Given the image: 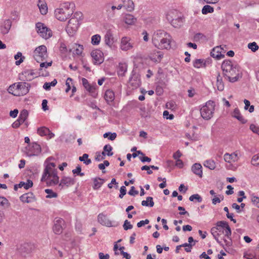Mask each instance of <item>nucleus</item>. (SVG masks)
<instances>
[{
    "label": "nucleus",
    "mask_w": 259,
    "mask_h": 259,
    "mask_svg": "<svg viewBox=\"0 0 259 259\" xmlns=\"http://www.w3.org/2000/svg\"><path fill=\"white\" fill-rule=\"evenodd\" d=\"M227 225H229L227 222L221 221L217 223L215 227H219V229L224 230V229L226 228Z\"/></svg>",
    "instance_id": "49530a36"
},
{
    "label": "nucleus",
    "mask_w": 259,
    "mask_h": 259,
    "mask_svg": "<svg viewBox=\"0 0 259 259\" xmlns=\"http://www.w3.org/2000/svg\"><path fill=\"white\" fill-rule=\"evenodd\" d=\"M248 48L250 49L252 52H254L258 49V46L255 42H253L248 44Z\"/></svg>",
    "instance_id": "603ef678"
},
{
    "label": "nucleus",
    "mask_w": 259,
    "mask_h": 259,
    "mask_svg": "<svg viewBox=\"0 0 259 259\" xmlns=\"http://www.w3.org/2000/svg\"><path fill=\"white\" fill-rule=\"evenodd\" d=\"M28 116V112L26 109H23L19 115V117L26 120Z\"/></svg>",
    "instance_id": "864d4df0"
},
{
    "label": "nucleus",
    "mask_w": 259,
    "mask_h": 259,
    "mask_svg": "<svg viewBox=\"0 0 259 259\" xmlns=\"http://www.w3.org/2000/svg\"><path fill=\"white\" fill-rule=\"evenodd\" d=\"M45 168L40 180V186L44 188L49 185V158H47L45 162Z\"/></svg>",
    "instance_id": "6e6552de"
},
{
    "label": "nucleus",
    "mask_w": 259,
    "mask_h": 259,
    "mask_svg": "<svg viewBox=\"0 0 259 259\" xmlns=\"http://www.w3.org/2000/svg\"><path fill=\"white\" fill-rule=\"evenodd\" d=\"M14 58L15 60H17L15 62V64L16 65H19L21 63H22L23 62L24 57H22L21 53L18 52L17 54L15 55Z\"/></svg>",
    "instance_id": "ea45409f"
},
{
    "label": "nucleus",
    "mask_w": 259,
    "mask_h": 259,
    "mask_svg": "<svg viewBox=\"0 0 259 259\" xmlns=\"http://www.w3.org/2000/svg\"><path fill=\"white\" fill-rule=\"evenodd\" d=\"M91 56L95 64L100 65L104 61L103 53L99 50H95L91 52Z\"/></svg>",
    "instance_id": "9d476101"
},
{
    "label": "nucleus",
    "mask_w": 259,
    "mask_h": 259,
    "mask_svg": "<svg viewBox=\"0 0 259 259\" xmlns=\"http://www.w3.org/2000/svg\"><path fill=\"white\" fill-rule=\"evenodd\" d=\"M37 6L41 14L45 15L47 14L48 12V7L47 4H43V2L39 0Z\"/></svg>",
    "instance_id": "c9c22d12"
},
{
    "label": "nucleus",
    "mask_w": 259,
    "mask_h": 259,
    "mask_svg": "<svg viewBox=\"0 0 259 259\" xmlns=\"http://www.w3.org/2000/svg\"><path fill=\"white\" fill-rule=\"evenodd\" d=\"M101 40V36L99 34H96L92 37V43L94 45H98Z\"/></svg>",
    "instance_id": "de8ad7c7"
},
{
    "label": "nucleus",
    "mask_w": 259,
    "mask_h": 259,
    "mask_svg": "<svg viewBox=\"0 0 259 259\" xmlns=\"http://www.w3.org/2000/svg\"><path fill=\"white\" fill-rule=\"evenodd\" d=\"M28 85L29 84L26 82L14 83L9 87L8 91L9 93H11L14 96H19V91L21 92L22 94H26L29 91Z\"/></svg>",
    "instance_id": "39448f33"
},
{
    "label": "nucleus",
    "mask_w": 259,
    "mask_h": 259,
    "mask_svg": "<svg viewBox=\"0 0 259 259\" xmlns=\"http://www.w3.org/2000/svg\"><path fill=\"white\" fill-rule=\"evenodd\" d=\"M165 36H169V34L163 30H158L155 32L153 36L152 42L154 46H159V42Z\"/></svg>",
    "instance_id": "1a4fd4ad"
},
{
    "label": "nucleus",
    "mask_w": 259,
    "mask_h": 259,
    "mask_svg": "<svg viewBox=\"0 0 259 259\" xmlns=\"http://www.w3.org/2000/svg\"><path fill=\"white\" fill-rule=\"evenodd\" d=\"M224 234L229 239H231L230 236L231 235V230L229 225H227L226 228L224 229Z\"/></svg>",
    "instance_id": "5fc2aeb1"
},
{
    "label": "nucleus",
    "mask_w": 259,
    "mask_h": 259,
    "mask_svg": "<svg viewBox=\"0 0 259 259\" xmlns=\"http://www.w3.org/2000/svg\"><path fill=\"white\" fill-rule=\"evenodd\" d=\"M163 54L161 51H153L150 53L149 57L154 62H160L163 57Z\"/></svg>",
    "instance_id": "f3484780"
},
{
    "label": "nucleus",
    "mask_w": 259,
    "mask_h": 259,
    "mask_svg": "<svg viewBox=\"0 0 259 259\" xmlns=\"http://www.w3.org/2000/svg\"><path fill=\"white\" fill-rule=\"evenodd\" d=\"M127 70V65L125 64L119 63L117 73L119 76H123Z\"/></svg>",
    "instance_id": "473e14b6"
},
{
    "label": "nucleus",
    "mask_w": 259,
    "mask_h": 259,
    "mask_svg": "<svg viewBox=\"0 0 259 259\" xmlns=\"http://www.w3.org/2000/svg\"><path fill=\"white\" fill-rule=\"evenodd\" d=\"M141 204L143 206L153 207L154 204V202L152 197L149 196L146 198V200H143L142 201Z\"/></svg>",
    "instance_id": "e433bc0d"
},
{
    "label": "nucleus",
    "mask_w": 259,
    "mask_h": 259,
    "mask_svg": "<svg viewBox=\"0 0 259 259\" xmlns=\"http://www.w3.org/2000/svg\"><path fill=\"white\" fill-rule=\"evenodd\" d=\"M33 186V182L31 180H28L27 181L26 183H25V184L24 185V188L25 189H28L29 188H31Z\"/></svg>",
    "instance_id": "338daca9"
},
{
    "label": "nucleus",
    "mask_w": 259,
    "mask_h": 259,
    "mask_svg": "<svg viewBox=\"0 0 259 259\" xmlns=\"http://www.w3.org/2000/svg\"><path fill=\"white\" fill-rule=\"evenodd\" d=\"M221 67L224 76L230 82H236L242 78V74L240 73L239 67L237 65L234 66L230 60L224 61Z\"/></svg>",
    "instance_id": "f257e3e1"
},
{
    "label": "nucleus",
    "mask_w": 259,
    "mask_h": 259,
    "mask_svg": "<svg viewBox=\"0 0 259 259\" xmlns=\"http://www.w3.org/2000/svg\"><path fill=\"white\" fill-rule=\"evenodd\" d=\"M175 14H178V12L176 11L170 12L167 15V19L170 22L173 27L175 28H180L183 25L184 18L182 16H178L174 18L173 16Z\"/></svg>",
    "instance_id": "423d86ee"
},
{
    "label": "nucleus",
    "mask_w": 259,
    "mask_h": 259,
    "mask_svg": "<svg viewBox=\"0 0 259 259\" xmlns=\"http://www.w3.org/2000/svg\"><path fill=\"white\" fill-rule=\"evenodd\" d=\"M53 231L56 234H60L63 231L64 221L62 219L56 218L54 220Z\"/></svg>",
    "instance_id": "f8f14e48"
},
{
    "label": "nucleus",
    "mask_w": 259,
    "mask_h": 259,
    "mask_svg": "<svg viewBox=\"0 0 259 259\" xmlns=\"http://www.w3.org/2000/svg\"><path fill=\"white\" fill-rule=\"evenodd\" d=\"M104 39L106 45L111 47L114 42V37L110 30H108L106 32L104 36Z\"/></svg>",
    "instance_id": "a878e982"
},
{
    "label": "nucleus",
    "mask_w": 259,
    "mask_h": 259,
    "mask_svg": "<svg viewBox=\"0 0 259 259\" xmlns=\"http://www.w3.org/2000/svg\"><path fill=\"white\" fill-rule=\"evenodd\" d=\"M12 26V22L10 20H6L4 22L3 26L2 28V32L3 34H7L8 33Z\"/></svg>",
    "instance_id": "7c9ffc66"
},
{
    "label": "nucleus",
    "mask_w": 259,
    "mask_h": 259,
    "mask_svg": "<svg viewBox=\"0 0 259 259\" xmlns=\"http://www.w3.org/2000/svg\"><path fill=\"white\" fill-rule=\"evenodd\" d=\"M123 228L124 230L126 231L129 229L133 228V225L131 224L130 222L128 220H126L123 225Z\"/></svg>",
    "instance_id": "4d7b16f0"
},
{
    "label": "nucleus",
    "mask_w": 259,
    "mask_h": 259,
    "mask_svg": "<svg viewBox=\"0 0 259 259\" xmlns=\"http://www.w3.org/2000/svg\"><path fill=\"white\" fill-rule=\"evenodd\" d=\"M128 194L131 196H135L138 194L139 192L137 190H135V188L134 186H132L131 188V190L128 192Z\"/></svg>",
    "instance_id": "e2e57ef3"
},
{
    "label": "nucleus",
    "mask_w": 259,
    "mask_h": 259,
    "mask_svg": "<svg viewBox=\"0 0 259 259\" xmlns=\"http://www.w3.org/2000/svg\"><path fill=\"white\" fill-rule=\"evenodd\" d=\"M98 221L100 224L107 227H111V222L103 213H100L98 216Z\"/></svg>",
    "instance_id": "a211bd4d"
},
{
    "label": "nucleus",
    "mask_w": 259,
    "mask_h": 259,
    "mask_svg": "<svg viewBox=\"0 0 259 259\" xmlns=\"http://www.w3.org/2000/svg\"><path fill=\"white\" fill-rule=\"evenodd\" d=\"M224 230L220 229L219 227H213L211 229V233L214 237L215 240L218 243L221 244V242L219 241L218 237L224 234Z\"/></svg>",
    "instance_id": "4be33fe9"
},
{
    "label": "nucleus",
    "mask_w": 259,
    "mask_h": 259,
    "mask_svg": "<svg viewBox=\"0 0 259 259\" xmlns=\"http://www.w3.org/2000/svg\"><path fill=\"white\" fill-rule=\"evenodd\" d=\"M93 181L94 183L93 188L94 190H97L99 189L105 182V180L104 179L99 177L94 178Z\"/></svg>",
    "instance_id": "c756f323"
},
{
    "label": "nucleus",
    "mask_w": 259,
    "mask_h": 259,
    "mask_svg": "<svg viewBox=\"0 0 259 259\" xmlns=\"http://www.w3.org/2000/svg\"><path fill=\"white\" fill-rule=\"evenodd\" d=\"M47 49L45 46L42 45L35 49L33 52V57L35 60L39 62L43 61L47 56Z\"/></svg>",
    "instance_id": "0eeeda50"
},
{
    "label": "nucleus",
    "mask_w": 259,
    "mask_h": 259,
    "mask_svg": "<svg viewBox=\"0 0 259 259\" xmlns=\"http://www.w3.org/2000/svg\"><path fill=\"white\" fill-rule=\"evenodd\" d=\"M21 201L25 203H31L35 200V197L33 193H27L23 194L20 197Z\"/></svg>",
    "instance_id": "412c9836"
},
{
    "label": "nucleus",
    "mask_w": 259,
    "mask_h": 259,
    "mask_svg": "<svg viewBox=\"0 0 259 259\" xmlns=\"http://www.w3.org/2000/svg\"><path fill=\"white\" fill-rule=\"evenodd\" d=\"M59 179V178L57 176V169L51 170V168H50V185L52 184H58Z\"/></svg>",
    "instance_id": "6ab92c4d"
},
{
    "label": "nucleus",
    "mask_w": 259,
    "mask_h": 259,
    "mask_svg": "<svg viewBox=\"0 0 259 259\" xmlns=\"http://www.w3.org/2000/svg\"><path fill=\"white\" fill-rule=\"evenodd\" d=\"M105 100L108 104L114 101L115 98L114 93L110 90H107L104 95Z\"/></svg>",
    "instance_id": "cd10ccee"
},
{
    "label": "nucleus",
    "mask_w": 259,
    "mask_h": 259,
    "mask_svg": "<svg viewBox=\"0 0 259 259\" xmlns=\"http://www.w3.org/2000/svg\"><path fill=\"white\" fill-rule=\"evenodd\" d=\"M251 201L256 207L259 208V197H258L253 196L251 198Z\"/></svg>",
    "instance_id": "69168bd1"
},
{
    "label": "nucleus",
    "mask_w": 259,
    "mask_h": 259,
    "mask_svg": "<svg viewBox=\"0 0 259 259\" xmlns=\"http://www.w3.org/2000/svg\"><path fill=\"white\" fill-rule=\"evenodd\" d=\"M75 183V180L74 178L64 176L62 178L60 183L59 184L58 188L61 190L64 187H69V186L73 185Z\"/></svg>",
    "instance_id": "9b49d317"
},
{
    "label": "nucleus",
    "mask_w": 259,
    "mask_h": 259,
    "mask_svg": "<svg viewBox=\"0 0 259 259\" xmlns=\"http://www.w3.org/2000/svg\"><path fill=\"white\" fill-rule=\"evenodd\" d=\"M224 160L228 163L235 162L238 160V154L236 152L232 154L226 153L224 156Z\"/></svg>",
    "instance_id": "b1692460"
},
{
    "label": "nucleus",
    "mask_w": 259,
    "mask_h": 259,
    "mask_svg": "<svg viewBox=\"0 0 259 259\" xmlns=\"http://www.w3.org/2000/svg\"><path fill=\"white\" fill-rule=\"evenodd\" d=\"M36 28L37 29V32L40 34V36L46 39H48L47 33L48 28L44 26L43 23L40 22L37 23L36 24Z\"/></svg>",
    "instance_id": "2eb2a0df"
},
{
    "label": "nucleus",
    "mask_w": 259,
    "mask_h": 259,
    "mask_svg": "<svg viewBox=\"0 0 259 259\" xmlns=\"http://www.w3.org/2000/svg\"><path fill=\"white\" fill-rule=\"evenodd\" d=\"M73 48L74 49V50L73 51V53L77 55H81L83 50L82 45L76 44H74V47Z\"/></svg>",
    "instance_id": "58836bf2"
},
{
    "label": "nucleus",
    "mask_w": 259,
    "mask_h": 259,
    "mask_svg": "<svg viewBox=\"0 0 259 259\" xmlns=\"http://www.w3.org/2000/svg\"><path fill=\"white\" fill-rule=\"evenodd\" d=\"M210 55L218 60L224 58L225 56L222 54V46L214 48L210 52Z\"/></svg>",
    "instance_id": "dca6fc26"
},
{
    "label": "nucleus",
    "mask_w": 259,
    "mask_h": 259,
    "mask_svg": "<svg viewBox=\"0 0 259 259\" xmlns=\"http://www.w3.org/2000/svg\"><path fill=\"white\" fill-rule=\"evenodd\" d=\"M130 38L127 37H123L121 40L120 48L123 51H127L133 48V44L130 42Z\"/></svg>",
    "instance_id": "4468645a"
},
{
    "label": "nucleus",
    "mask_w": 259,
    "mask_h": 259,
    "mask_svg": "<svg viewBox=\"0 0 259 259\" xmlns=\"http://www.w3.org/2000/svg\"><path fill=\"white\" fill-rule=\"evenodd\" d=\"M214 107L215 103L213 101H207L200 110L201 117L205 120L210 119L213 116Z\"/></svg>",
    "instance_id": "20e7f679"
},
{
    "label": "nucleus",
    "mask_w": 259,
    "mask_h": 259,
    "mask_svg": "<svg viewBox=\"0 0 259 259\" xmlns=\"http://www.w3.org/2000/svg\"><path fill=\"white\" fill-rule=\"evenodd\" d=\"M191 170L194 174L199 176L200 178L202 177V166L200 163H196L194 164L191 167Z\"/></svg>",
    "instance_id": "393cba45"
},
{
    "label": "nucleus",
    "mask_w": 259,
    "mask_h": 259,
    "mask_svg": "<svg viewBox=\"0 0 259 259\" xmlns=\"http://www.w3.org/2000/svg\"><path fill=\"white\" fill-rule=\"evenodd\" d=\"M193 66L197 68H199L201 67H205L206 62L203 59H196L193 63Z\"/></svg>",
    "instance_id": "4c0bfd02"
},
{
    "label": "nucleus",
    "mask_w": 259,
    "mask_h": 259,
    "mask_svg": "<svg viewBox=\"0 0 259 259\" xmlns=\"http://www.w3.org/2000/svg\"><path fill=\"white\" fill-rule=\"evenodd\" d=\"M204 165L211 170L214 169L216 167L215 162L212 160L205 161L204 163Z\"/></svg>",
    "instance_id": "a19ab883"
},
{
    "label": "nucleus",
    "mask_w": 259,
    "mask_h": 259,
    "mask_svg": "<svg viewBox=\"0 0 259 259\" xmlns=\"http://www.w3.org/2000/svg\"><path fill=\"white\" fill-rule=\"evenodd\" d=\"M213 11V8L212 7L205 5L202 8V13L203 14H207V13H212Z\"/></svg>",
    "instance_id": "c03bdc74"
},
{
    "label": "nucleus",
    "mask_w": 259,
    "mask_h": 259,
    "mask_svg": "<svg viewBox=\"0 0 259 259\" xmlns=\"http://www.w3.org/2000/svg\"><path fill=\"white\" fill-rule=\"evenodd\" d=\"M124 20L126 24L132 25L135 23L137 19L133 15L128 14L125 15Z\"/></svg>",
    "instance_id": "2f4dec72"
},
{
    "label": "nucleus",
    "mask_w": 259,
    "mask_h": 259,
    "mask_svg": "<svg viewBox=\"0 0 259 259\" xmlns=\"http://www.w3.org/2000/svg\"><path fill=\"white\" fill-rule=\"evenodd\" d=\"M41 151V148L39 145L36 143H33L28 146L27 154L29 156L36 155Z\"/></svg>",
    "instance_id": "ddd939ff"
},
{
    "label": "nucleus",
    "mask_w": 259,
    "mask_h": 259,
    "mask_svg": "<svg viewBox=\"0 0 259 259\" xmlns=\"http://www.w3.org/2000/svg\"><path fill=\"white\" fill-rule=\"evenodd\" d=\"M163 116L164 118L167 119H172L174 118V115L172 114H169V112L167 110L163 112Z\"/></svg>",
    "instance_id": "13d9d810"
},
{
    "label": "nucleus",
    "mask_w": 259,
    "mask_h": 259,
    "mask_svg": "<svg viewBox=\"0 0 259 259\" xmlns=\"http://www.w3.org/2000/svg\"><path fill=\"white\" fill-rule=\"evenodd\" d=\"M88 157L89 155L84 153L82 156L79 157V160L80 161H82L86 165H89L92 162V161L90 159H89Z\"/></svg>",
    "instance_id": "79ce46f5"
},
{
    "label": "nucleus",
    "mask_w": 259,
    "mask_h": 259,
    "mask_svg": "<svg viewBox=\"0 0 259 259\" xmlns=\"http://www.w3.org/2000/svg\"><path fill=\"white\" fill-rule=\"evenodd\" d=\"M251 163L254 165H259V154L255 155L252 157Z\"/></svg>",
    "instance_id": "6e6d98bb"
},
{
    "label": "nucleus",
    "mask_w": 259,
    "mask_h": 259,
    "mask_svg": "<svg viewBox=\"0 0 259 259\" xmlns=\"http://www.w3.org/2000/svg\"><path fill=\"white\" fill-rule=\"evenodd\" d=\"M113 148L110 145H106L103 147V150L106 152L107 155L108 156H112L113 153L112 152Z\"/></svg>",
    "instance_id": "37998d69"
},
{
    "label": "nucleus",
    "mask_w": 259,
    "mask_h": 259,
    "mask_svg": "<svg viewBox=\"0 0 259 259\" xmlns=\"http://www.w3.org/2000/svg\"><path fill=\"white\" fill-rule=\"evenodd\" d=\"M37 134L41 137L49 136V128L46 126H41L37 128Z\"/></svg>",
    "instance_id": "72a5a7b5"
},
{
    "label": "nucleus",
    "mask_w": 259,
    "mask_h": 259,
    "mask_svg": "<svg viewBox=\"0 0 259 259\" xmlns=\"http://www.w3.org/2000/svg\"><path fill=\"white\" fill-rule=\"evenodd\" d=\"M250 129L252 131V132L257 134L259 136V127L258 126H257L253 124H251L250 125Z\"/></svg>",
    "instance_id": "bf43d9fd"
},
{
    "label": "nucleus",
    "mask_w": 259,
    "mask_h": 259,
    "mask_svg": "<svg viewBox=\"0 0 259 259\" xmlns=\"http://www.w3.org/2000/svg\"><path fill=\"white\" fill-rule=\"evenodd\" d=\"M8 203V200L5 197L0 196V207Z\"/></svg>",
    "instance_id": "0e129e2a"
},
{
    "label": "nucleus",
    "mask_w": 259,
    "mask_h": 259,
    "mask_svg": "<svg viewBox=\"0 0 259 259\" xmlns=\"http://www.w3.org/2000/svg\"><path fill=\"white\" fill-rule=\"evenodd\" d=\"M194 199H196L198 202H201L202 200L201 197L198 194H193L189 197V200L193 201Z\"/></svg>",
    "instance_id": "3c124183"
},
{
    "label": "nucleus",
    "mask_w": 259,
    "mask_h": 259,
    "mask_svg": "<svg viewBox=\"0 0 259 259\" xmlns=\"http://www.w3.org/2000/svg\"><path fill=\"white\" fill-rule=\"evenodd\" d=\"M82 83L83 87L87 90H88V88H89V87L92 85L89 83L88 80L85 78H82Z\"/></svg>",
    "instance_id": "680f3d73"
},
{
    "label": "nucleus",
    "mask_w": 259,
    "mask_h": 259,
    "mask_svg": "<svg viewBox=\"0 0 259 259\" xmlns=\"http://www.w3.org/2000/svg\"><path fill=\"white\" fill-rule=\"evenodd\" d=\"M96 85H91L89 88H88L87 91L90 92L91 95L94 98H96L97 96V93L96 91Z\"/></svg>",
    "instance_id": "09e8293b"
},
{
    "label": "nucleus",
    "mask_w": 259,
    "mask_h": 259,
    "mask_svg": "<svg viewBox=\"0 0 259 259\" xmlns=\"http://www.w3.org/2000/svg\"><path fill=\"white\" fill-rule=\"evenodd\" d=\"M124 8L128 12H132L134 10V3L132 0H122Z\"/></svg>",
    "instance_id": "c85d7f7f"
},
{
    "label": "nucleus",
    "mask_w": 259,
    "mask_h": 259,
    "mask_svg": "<svg viewBox=\"0 0 259 259\" xmlns=\"http://www.w3.org/2000/svg\"><path fill=\"white\" fill-rule=\"evenodd\" d=\"M129 83L135 88H137L140 85V79L138 74H136L134 71L132 72V75L129 79Z\"/></svg>",
    "instance_id": "aec40b11"
},
{
    "label": "nucleus",
    "mask_w": 259,
    "mask_h": 259,
    "mask_svg": "<svg viewBox=\"0 0 259 259\" xmlns=\"http://www.w3.org/2000/svg\"><path fill=\"white\" fill-rule=\"evenodd\" d=\"M232 116L234 118L237 119L242 123L244 124L247 122V120L244 119V118L241 115L239 109L237 108L234 109Z\"/></svg>",
    "instance_id": "bb28decb"
},
{
    "label": "nucleus",
    "mask_w": 259,
    "mask_h": 259,
    "mask_svg": "<svg viewBox=\"0 0 259 259\" xmlns=\"http://www.w3.org/2000/svg\"><path fill=\"white\" fill-rule=\"evenodd\" d=\"M170 36H165L161 42H159V46H155L156 47L159 49H167L170 48Z\"/></svg>",
    "instance_id": "5701e85b"
},
{
    "label": "nucleus",
    "mask_w": 259,
    "mask_h": 259,
    "mask_svg": "<svg viewBox=\"0 0 259 259\" xmlns=\"http://www.w3.org/2000/svg\"><path fill=\"white\" fill-rule=\"evenodd\" d=\"M120 194L119 195V197L120 198H122L124 195L126 194V189L125 186H121L120 189Z\"/></svg>",
    "instance_id": "052dcab7"
},
{
    "label": "nucleus",
    "mask_w": 259,
    "mask_h": 259,
    "mask_svg": "<svg viewBox=\"0 0 259 259\" xmlns=\"http://www.w3.org/2000/svg\"><path fill=\"white\" fill-rule=\"evenodd\" d=\"M82 18L83 15L80 12L74 13L71 17L66 27V31L69 36H73L76 33Z\"/></svg>",
    "instance_id": "7ed1b4c3"
},
{
    "label": "nucleus",
    "mask_w": 259,
    "mask_h": 259,
    "mask_svg": "<svg viewBox=\"0 0 259 259\" xmlns=\"http://www.w3.org/2000/svg\"><path fill=\"white\" fill-rule=\"evenodd\" d=\"M217 86L220 91H222L224 89V84L220 73H218L217 75Z\"/></svg>",
    "instance_id": "f704fd0d"
},
{
    "label": "nucleus",
    "mask_w": 259,
    "mask_h": 259,
    "mask_svg": "<svg viewBox=\"0 0 259 259\" xmlns=\"http://www.w3.org/2000/svg\"><path fill=\"white\" fill-rule=\"evenodd\" d=\"M75 7L73 3H64L61 5L60 8L55 10V16L58 20L65 21L73 15Z\"/></svg>",
    "instance_id": "f03ea898"
},
{
    "label": "nucleus",
    "mask_w": 259,
    "mask_h": 259,
    "mask_svg": "<svg viewBox=\"0 0 259 259\" xmlns=\"http://www.w3.org/2000/svg\"><path fill=\"white\" fill-rule=\"evenodd\" d=\"M116 134L115 133H111L110 132L106 133L103 135L104 138H108L109 140L113 141L116 138Z\"/></svg>",
    "instance_id": "a18cd8bd"
},
{
    "label": "nucleus",
    "mask_w": 259,
    "mask_h": 259,
    "mask_svg": "<svg viewBox=\"0 0 259 259\" xmlns=\"http://www.w3.org/2000/svg\"><path fill=\"white\" fill-rule=\"evenodd\" d=\"M140 109L141 110L140 114L142 117H146L148 116V113L146 112L145 107H141Z\"/></svg>",
    "instance_id": "774afa93"
},
{
    "label": "nucleus",
    "mask_w": 259,
    "mask_h": 259,
    "mask_svg": "<svg viewBox=\"0 0 259 259\" xmlns=\"http://www.w3.org/2000/svg\"><path fill=\"white\" fill-rule=\"evenodd\" d=\"M81 168L79 165H78L76 168L72 170V172L73 174H76L79 176H83L84 175V173L81 172Z\"/></svg>",
    "instance_id": "8fccbe9b"
}]
</instances>
